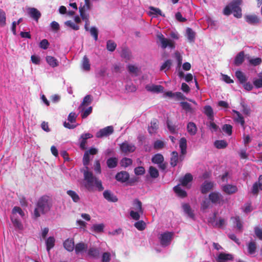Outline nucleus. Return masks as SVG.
Instances as JSON below:
<instances>
[{
  "instance_id": "nucleus-60",
  "label": "nucleus",
  "mask_w": 262,
  "mask_h": 262,
  "mask_svg": "<svg viewBox=\"0 0 262 262\" xmlns=\"http://www.w3.org/2000/svg\"><path fill=\"white\" fill-rule=\"evenodd\" d=\"M253 83L254 86L257 89L262 88V78H259L258 79H254Z\"/></svg>"
},
{
  "instance_id": "nucleus-14",
  "label": "nucleus",
  "mask_w": 262,
  "mask_h": 262,
  "mask_svg": "<svg viewBox=\"0 0 262 262\" xmlns=\"http://www.w3.org/2000/svg\"><path fill=\"white\" fill-rule=\"evenodd\" d=\"M146 90L148 92L156 93H161L163 92L164 88L161 85H147L145 86Z\"/></svg>"
},
{
  "instance_id": "nucleus-19",
  "label": "nucleus",
  "mask_w": 262,
  "mask_h": 262,
  "mask_svg": "<svg viewBox=\"0 0 262 262\" xmlns=\"http://www.w3.org/2000/svg\"><path fill=\"white\" fill-rule=\"evenodd\" d=\"M120 55L126 62L132 58V52L127 48L124 47L122 49Z\"/></svg>"
},
{
  "instance_id": "nucleus-12",
  "label": "nucleus",
  "mask_w": 262,
  "mask_h": 262,
  "mask_svg": "<svg viewBox=\"0 0 262 262\" xmlns=\"http://www.w3.org/2000/svg\"><path fill=\"white\" fill-rule=\"evenodd\" d=\"M129 178V173L125 171H122L121 172H118L116 176L115 179L117 181L124 183L128 180Z\"/></svg>"
},
{
  "instance_id": "nucleus-45",
  "label": "nucleus",
  "mask_w": 262,
  "mask_h": 262,
  "mask_svg": "<svg viewBox=\"0 0 262 262\" xmlns=\"http://www.w3.org/2000/svg\"><path fill=\"white\" fill-rule=\"evenodd\" d=\"M180 105L182 108L185 110L187 113H192L193 109L191 105L187 102H181Z\"/></svg>"
},
{
  "instance_id": "nucleus-50",
  "label": "nucleus",
  "mask_w": 262,
  "mask_h": 262,
  "mask_svg": "<svg viewBox=\"0 0 262 262\" xmlns=\"http://www.w3.org/2000/svg\"><path fill=\"white\" fill-rule=\"evenodd\" d=\"M222 130L226 134H227L229 136H230L232 135V126L230 124H224L222 127Z\"/></svg>"
},
{
  "instance_id": "nucleus-57",
  "label": "nucleus",
  "mask_w": 262,
  "mask_h": 262,
  "mask_svg": "<svg viewBox=\"0 0 262 262\" xmlns=\"http://www.w3.org/2000/svg\"><path fill=\"white\" fill-rule=\"evenodd\" d=\"M82 112V113L81 114V116L82 118H86L89 115L91 114L92 112V107L90 106L88 108L84 110L83 109V111H81Z\"/></svg>"
},
{
  "instance_id": "nucleus-38",
  "label": "nucleus",
  "mask_w": 262,
  "mask_h": 262,
  "mask_svg": "<svg viewBox=\"0 0 262 262\" xmlns=\"http://www.w3.org/2000/svg\"><path fill=\"white\" fill-rule=\"evenodd\" d=\"M118 159L116 158H110L107 160L106 164L108 168H114L117 166Z\"/></svg>"
},
{
  "instance_id": "nucleus-63",
  "label": "nucleus",
  "mask_w": 262,
  "mask_h": 262,
  "mask_svg": "<svg viewBox=\"0 0 262 262\" xmlns=\"http://www.w3.org/2000/svg\"><path fill=\"white\" fill-rule=\"evenodd\" d=\"M249 62L251 64L256 66L260 64L261 62V59L259 57H257L253 59H251L249 60Z\"/></svg>"
},
{
  "instance_id": "nucleus-54",
  "label": "nucleus",
  "mask_w": 262,
  "mask_h": 262,
  "mask_svg": "<svg viewBox=\"0 0 262 262\" xmlns=\"http://www.w3.org/2000/svg\"><path fill=\"white\" fill-rule=\"evenodd\" d=\"M172 65V61L170 59H168L165 61L160 67V70L163 71L165 69L169 70Z\"/></svg>"
},
{
  "instance_id": "nucleus-24",
  "label": "nucleus",
  "mask_w": 262,
  "mask_h": 262,
  "mask_svg": "<svg viewBox=\"0 0 262 262\" xmlns=\"http://www.w3.org/2000/svg\"><path fill=\"white\" fill-rule=\"evenodd\" d=\"M192 180L193 177L192 174L190 173H187L180 180V182L182 186H186Z\"/></svg>"
},
{
  "instance_id": "nucleus-64",
  "label": "nucleus",
  "mask_w": 262,
  "mask_h": 262,
  "mask_svg": "<svg viewBox=\"0 0 262 262\" xmlns=\"http://www.w3.org/2000/svg\"><path fill=\"white\" fill-rule=\"evenodd\" d=\"M254 232L256 237L260 240H262V229L256 227L254 228Z\"/></svg>"
},
{
  "instance_id": "nucleus-47",
  "label": "nucleus",
  "mask_w": 262,
  "mask_h": 262,
  "mask_svg": "<svg viewBox=\"0 0 262 262\" xmlns=\"http://www.w3.org/2000/svg\"><path fill=\"white\" fill-rule=\"evenodd\" d=\"M134 226L139 231H143L146 228L145 223L142 221H138L134 224Z\"/></svg>"
},
{
  "instance_id": "nucleus-8",
  "label": "nucleus",
  "mask_w": 262,
  "mask_h": 262,
  "mask_svg": "<svg viewBox=\"0 0 262 262\" xmlns=\"http://www.w3.org/2000/svg\"><path fill=\"white\" fill-rule=\"evenodd\" d=\"M120 147L121 151L125 154L133 152L136 149V147L134 144H129L127 142L122 143Z\"/></svg>"
},
{
  "instance_id": "nucleus-41",
  "label": "nucleus",
  "mask_w": 262,
  "mask_h": 262,
  "mask_svg": "<svg viewBox=\"0 0 262 262\" xmlns=\"http://www.w3.org/2000/svg\"><path fill=\"white\" fill-rule=\"evenodd\" d=\"M82 69L85 71H89L90 70V61L88 57L85 55L83 57L82 61Z\"/></svg>"
},
{
  "instance_id": "nucleus-62",
  "label": "nucleus",
  "mask_w": 262,
  "mask_h": 262,
  "mask_svg": "<svg viewBox=\"0 0 262 262\" xmlns=\"http://www.w3.org/2000/svg\"><path fill=\"white\" fill-rule=\"evenodd\" d=\"M11 221L13 223V224L15 227L19 229H22L23 225L21 222L18 220L11 217Z\"/></svg>"
},
{
  "instance_id": "nucleus-26",
  "label": "nucleus",
  "mask_w": 262,
  "mask_h": 262,
  "mask_svg": "<svg viewBox=\"0 0 262 262\" xmlns=\"http://www.w3.org/2000/svg\"><path fill=\"white\" fill-rule=\"evenodd\" d=\"M179 146L181 149V154L185 155L187 152V140L185 138H181L179 141Z\"/></svg>"
},
{
  "instance_id": "nucleus-10",
  "label": "nucleus",
  "mask_w": 262,
  "mask_h": 262,
  "mask_svg": "<svg viewBox=\"0 0 262 262\" xmlns=\"http://www.w3.org/2000/svg\"><path fill=\"white\" fill-rule=\"evenodd\" d=\"M214 186V182L205 181L201 186V191L202 193L206 194L213 189Z\"/></svg>"
},
{
  "instance_id": "nucleus-6",
  "label": "nucleus",
  "mask_w": 262,
  "mask_h": 262,
  "mask_svg": "<svg viewBox=\"0 0 262 262\" xmlns=\"http://www.w3.org/2000/svg\"><path fill=\"white\" fill-rule=\"evenodd\" d=\"M114 128L112 126H108L102 129H100L96 134L97 138H101L104 137H107L113 134Z\"/></svg>"
},
{
  "instance_id": "nucleus-44",
  "label": "nucleus",
  "mask_w": 262,
  "mask_h": 262,
  "mask_svg": "<svg viewBox=\"0 0 262 262\" xmlns=\"http://www.w3.org/2000/svg\"><path fill=\"white\" fill-rule=\"evenodd\" d=\"M149 173L150 176L154 179L157 178L159 176L158 169L156 168L151 166H150L149 168Z\"/></svg>"
},
{
  "instance_id": "nucleus-20",
  "label": "nucleus",
  "mask_w": 262,
  "mask_h": 262,
  "mask_svg": "<svg viewBox=\"0 0 262 262\" xmlns=\"http://www.w3.org/2000/svg\"><path fill=\"white\" fill-rule=\"evenodd\" d=\"M92 101V96L90 95H86L84 97L82 103H81V104L80 105V106L78 107V109L80 110V111H83L84 107L90 104L91 103Z\"/></svg>"
},
{
  "instance_id": "nucleus-30",
  "label": "nucleus",
  "mask_w": 262,
  "mask_h": 262,
  "mask_svg": "<svg viewBox=\"0 0 262 262\" xmlns=\"http://www.w3.org/2000/svg\"><path fill=\"white\" fill-rule=\"evenodd\" d=\"M235 76L241 84H244L247 80L245 74L241 71L238 70L235 73Z\"/></svg>"
},
{
  "instance_id": "nucleus-59",
  "label": "nucleus",
  "mask_w": 262,
  "mask_h": 262,
  "mask_svg": "<svg viewBox=\"0 0 262 262\" xmlns=\"http://www.w3.org/2000/svg\"><path fill=\"white\" fill-rule=\"evenodd\" d=\"M65 25L74 30H78L79 29V26L75 24L74 22L71 20H68L65 22Z\"/></svg>"
},
{
  "instance_id": "nucleus-35",
  "label": "nucleus",
  "mask_w": 262,
  "mask_h": 262,
  "mask_svg": "<svg viewBox=\"0 0 262 262\" xmlns=\"http://www.w3.org/2000/svg\"><path fill=\"white\" fill-rule=\"evenodd\" d=\"M172 156L170 158V164L172 167H175L179 161V156L178 152L174 151L171 153Z\"/></svg>"
},
{
  "instance_id": "nucleus-7",
  "label": "nucleus",
  "mask_w": 262,
  "mask_h": 262,
  "mask_svg": "<svg viewBox=\"0 0 262 262\" xmlns=\"http://www.w3.org/2000/svg\"><path fill=\"white\" fill-rule=\"evenodd\" d=\"M223 192L228 195H231L237 192L238 188L236 185L232 184H225L221 186Z\"/></svg>"
},
{
  "instance_id": "nucleus-48",
  "label": "nucleus",
  "mask_w": 262,
  "mask_h": 262,
  "mask_svg": "<svg viewBox=\"0 0 262 262\" xmlns=\"http://www.w3.org/2000/svg\"><path fill=\"white\" fill-rule=\"evenodd\" d=\"M133 161L131 159L128 158H123L120 162V164L122 167H127L132 164Z\"/></svg>"
},
{
  "instance_id": "nucleus-2",
  "label": "nucleus",
  "mask_w": 262,
  "mask_h": 262,
  "mask_svg": "<svg viewBox=\"0 0 262 262\" xmlns=\"http://www.w3.org/2000/svg\"><path fill=\"white\" fill-rule=\"evenodd\" d=\"M242 4V0H233L223 10L224 15L228 16L231 13L233 14L234 17L239 18L242 16V9L241 5Z\"/></svg>"
},
{
  "instance_id": "nucleus-13",
  "label": "nucleus",
  "mask_w": 262,
  "mask_h": 262,
  "mask_svg": "<svg viewBox=\"0 0 262 262\" xmlns=\"http://www.w3.org/2000/svg\"><path fill=\"white\" fill-rule=\"evenodd\" d=\"M259 189L262 190V175H260L258 181L253 184L251 190L252 194H257Z\"/></svg>"
},
{
  "instance_id": "nucleus-39",
  "label": "nucleus",
  "mask_w": 262,
  "mask_h": 262,
  "mask_svg": "<svg viewBox=\"0 0 262 262\" xmlns=\"http://www.w3.org/2000/svg\"><path fill=\"white\" fill-rule=\"evenodd\" d=\"M151 161L155 164H159V163L164 162V157L162 155L160 154H157L153 156Z\"/></svg>"
},
{
  "instance_id": "nucleus-3",
  "label": "nucleus",
  "mask_w": 262,
  "mask_h": 262,
  "mask_svg": "<svg viewBox=\"0 0 262 262\" xmlns=\"http://www.w3.org/2000/svg\"><path fill=\"white\" fill-rule=\"evenodd\" d=\"M208 199L213 204H223L225 203L223 195L218 191L210 192Z\"/></svg>"
},
{
  "instance_id": "nucleus-11",
  "label": "nucleus",
  "mask_w": 262,
  "mask_h": 262,
  "mask_svg": "<svg viewBox=\"0 0 262 262\" xmlns=\"http://www.w3.org/2000/svg\"><path fill=\"white\" fill-rule=\"evenodd\" d=\"M233 258L234 257L231 254L222 252L219 254L216 260L217 262H227L228 261H232Z\"/></svg>"
},
{
  "instance_id": "nucleus-22",
  "label": "nucleus",
  "mask_w": 262,
  "mask_h": 262,
  "mask_svg": "<svg viewBox=\"0 0 262 262\" xmlns=\"http://www.w3.org/2000/svg\"><path fill=\"white\" fill-rule=\"evenodd\" d=\"M87 248V244L83 242L77 243L74 247L75 251L77 254L86 251Z\"/></svg>"
},
{
  "instance_id": "nucleus-16",
  "label": "nucleus",
  "mask_w": 262,
  "mask_h": 262,
  "mask_svg": "<svg viewBox=\"0 0 262 262\" xmlns=\"http://www.w3.org/2000/svg\"><path fill=\"white\" fill-rule=\"evenodd\" d=\"M63 247L68 251L72 252L74 249L75 244L73 238H69L63 243Z\"/></svg>"
},
{
  "instance_id": "nucleus-32",
  "label": "nucleus",
  "mask_w": 262,
  "mask_h": 262,
  "mask_svg": "<svg viewBox=\"0 0 262 262\" xmlns=\"http://www.w3.org/2000/svg\"><path fill=\"white\" fill-rule=\"evenodd\" d=\"M46 59L47 63L53 68L56 67L58 66V61L54 57L47 56Z\"/></svg>"
},
{
  "instance_id": "nucleus-46",
  "label": "nucleus",
  "mask_w": 262,
  "mask_h": 262,
  "mask_svg": "<svg viewBox=\"0 0 262 262\" xmlns=\"http://www.w3.org/2000/svg\"><path fill=\"white\" fill-rule=\"evenodd\" d=\"M149 9H150L149 13L150 15H155L156 16L160 15V16H164V15L162 14V12L159 8H155L154 7L150 6L149 7Z\"/></svg>"
},
{
  "instance_id": "nucleus-55",
  "label": "nucleus",
  "mask_w": 262,
  "mask_h": 262,
  "mask_svg": "<svg viewBox=\"0 0 262 262\" xmlns=\"http://www.w3.org/2000/svg\"><path fill=\"white\" fill-rule=\"evenodd\" d=\"M104 227L103 224H95L93 226L92 229L95 232L99 233L103 231Z\"/></svg>"
},
{
  "instance_id": "nucleus-27",
  "label": "nucleus",
  "mask_w": 262,
  "mask_h": 262,
  "mask_svg": "<svg viewBox=\"0 0 262 262\" xmlns=\"http://www.w3.org/2000/svg\"><path fill=\"white\" fill-rule=\"evenodd\" d=\"M245 19L247 23L252 25L257 24L259 22V19L256 15H246Z\"/></svg>"
},
{
  "instance_id": "nucleus-58",
  "label": "nucleus",
  "mask_w": 262,
  "mask_h": 262,
  "mask_svg": "<svg viewBox=\"0 0 262 262\" xmlns=\"http://www.w3.org/2000/svg\"><path fill=\"white\" fill-rule=\"evenodd\" d=\"M111 254L110 252H104L102 255V262H110L111 260Z\"/></svg>"
},
{
  "instance_id": "nucleus-28",
  "label": "nucleus",
  "mask_w": 262,
  "mask_h": 262,
  "mask_svg": "<svg viewBox=\"0 0 262 262\" xmlns=\"http://www.w3.org/2000/svg\"><path fill=\"white\" fill-rule=\"evenodd\" d=\"M187 130L190 135H195L197 132V127L195 124L192 122H189L187 125Z\"/></svg>"
},
{
  "instance_id": "nucleus-37",
  "label": "nucleus",
  "mask_w": 262,
  "mask_h": 262,
  "mask_svg": "<svg viewBox=\"0 0 262 262\" xmlns=\"http://www.w3.org/2000/svg\"><path fill=\"white\" fill-rule=\"evenodd\" d=\"M55 238L53 236L49 237L46 241L47 250L49 252L50 250L53 248L55 245Z\"/></svg>"
},
{
  "instance_id": "nucleus-31",
  "label": "nucleus",
  "mask_w": 262,
  "mask_h": 262,
  "mask_svg": "<svg viewBox=\"0 0 262 262\" xmlns=\"http://www.w3.org/2000/svg\"><path fill=\"white\" fill-rule=\"evenodd\" d=\"M231 220H232L233 223L236 225V227L239 231V232H242L243 224L241 221L240 217L239 216H236L235 217H231Z\"/></svg>"
},
{
  "instance_id": "nucleus-36",
  "label": "nucleus",
  "mask_w": 262,
  "mask_h": 262,
  "mask_svg": "<svg viewBox=\"0 0 262 262\" xmlns=\"http://www.w3.org/2000/svg\"><path fill=\"white\" fill-rule=\"evenodd\" d=\"M134 209L135 211H138L142 214L143 210L142 206V202L138 199H135L133 202Z\"/></svg>"
},
{
  "instance_id": "nucleus-21",
  "label": "nucleus",
  "mask_w": 262,
  "mask_h": 262,
  "mask_svg": "<svg viewBox=\"0 0 262 262\" xmlns=\"http://www.w3.org/2000/svg\"><path fill=\"white\" fill-rule=\"evenodd\" d=\"M88 254L91 257L98 259L100 257V252L99 249L92 247L89 249Z\"/></svg>"
},
{
  "instance_id": "nucleus-29",
  "label": "nucleus",
  "mask_w": 262,
  "mask_h": 262,
  "mask_svg": "<svg viewBox=\"0 0 262 262\" xmlns=\"http://www.w3.org/2000/svg\"><path fill=\"white\" fill-rule=\"evenodd\" d=\"M150 126L148 127V130L150 134L156 133L158 128V121L156 119H153L150 122Z\"/></svg>"
},
{
  "instance_id": "nucleus-52",
  "label": "nucleus",
  "mask_w": 262,
  "mask_h": 262,
  "mask_svg": "<svg viewBox=\"0 0 262 262\" xmlns=\"http://www.w3.org/2000/svg\"><path fill=\"white\" fill-rule=\"evenodd\" d=\"M129 214L132 219L139 221L140 218L141 212L138 211L131 210Z\"/></svg>"
},
{
  "instance_id": "nucleus-23",
  "label": "nucleus",
  "mask_w": 262,
  "mask_h": 262,
  "mask_svg": "<svg viewBox=\"0 0 262 262\" xmlns=\"http://www.w3.org/2000/svg\"><path fill=\"white\" fill-rule=\"evenodd\" d=\"M245 53L244 51L239 52L235 57L234 63L236 66L241 65L244 61Z\"/></svg>"
},
{
  "instance_id": "nucleus-1",
  "label": "nucleus",
  "mask_w": 262,
  "mask_h": 262,
  "mask_svg": "<svg viewBox=\"0 0 262 262\" xmlns=\"http://www.w3.org/2000/svg\"><path fill=\"white\" fill-rule=\"evenodd\" d=\"M52 207L51 198L46 195L39 198L37 201L36 207L34 210L33 215L35 219L40 216L41 214H45L50 211Z\"/></svg>"
},
{
  "instance_id": "nucleus-40",
  "label": "nucleus",
  "mask_w": 262,
  "mask_h": 262,
  "mask_svg": "<svg viewBox=\"0 0 262 262\" xmlns=\"http://www.w3.org/2000/svg\"><path fill=\"white\" fill-rule=\"evenodd\" d=\"M67 193L72 198L74 202L77 203L80 201V198L75 191L69 190L67 191Z\"/></svg>"
},
{
  "instance_id": "nucleus-5",
  "label": "nucleus",
  "mask_w": 262,
  "mask_h": 262,
  "mask_svg": "<svg viewBox=\"0 0 262 262\" xmlns=\"http://www.w3.org/2000/svg\"><path fill=\"white\" fill-rule=\"evenodd\" d=\"M173 235V232H166L161 235L160 243L163 246H166L170 244L172 236Z\"/></svg>"
},
{
  "instance_id": "nucleus-61",
  "label": "nucleus",
  "mask_w": 262,
  "mask_h": 262,
  "mask_svg": "<svg viewBox=\"0 0 262 262\" xmlns=\"http://www.w3.org/2000/svg\"><path fill=\"white\" fill-rule=\"evenodd\" d=\"M135 173L136 175H143L145 173V170L143 166H139L135 168Z\"/></svg>"
},
{
  "instance_id": "nucleus-17",
  "label": "nucleus",
  "mask_w": 262,
  "mask_h": 262,
  "mask_svg": "<svg viewBox=\"0 0 262 262\" xmlns=\"http://www.w3.org/2000/svg\"><path fill=\"white\" fill-rule=\"evenodd\" d=\"M103 196L108 202H116L118 199L116 195L112 193L111 191L106 190L103 193Z\"/></svg>"
},
{
  "instance_id": "nucleus-53",
  "label": "nucleus",
  "mask_w": 262,
  "mask_h": 262,
  "mask_svg": "<svg viewBox=\"0 0 262 262\" xmlns=\"http://www.w3.org/2000/svg\"><path fill=\"white\" fill-rule=\"evenodd\" d=\"M116 47V43L112 40H109L107 41L106 48L108 51L111 52L114 51L115 50Z\"/></svg>"
},
{
  "instance_id": "nucleus-33",
  "label": "nucleus",
  "mask_w": 262,
  "mask_h": 262,
  "mask_svg": "<svg viewBox=\"0 0 262 262\" xmlns=\"http://www.w3.org/2000/svg\"><path fill=\"white\" fill-rule=\"evenodd\" d=\"M173 190L181 198H185L187 196L186 192L181 188L180 185L174 186Z\"/></svg>"
},
{
  "instance_id": "nucleus-56",
  "label": "nucleus",
  "mask_w": 262,
  "mask_h": 262,
  "mask_svg": "<svg viewBox=\"0 0 262 262\" xmlns=\"http://www.w3.org/2000/svg\"><path fill=\"white\" fill-rule=\"evenodd\" d=\"M210 203L211 201L208 199H205L203 202L201 203V208L202 210H205L208 208L210 206Z\"/></svg>"
},
{
  "instance_id": "nucleus-9",
  "label": "nucleus",
  "mask_w": 262,
  "mask_h": 262,
  "mask_svg": "<svg viewBox=\"0 0 262 262\" xmlns=\"http://www.w3.org/2000/svg\"><path fill=\"white\" fill-rule=\"evenodd\" d=\"M158 38L159 39L161 43L162 48L163 49L166 48L167 47H169L171 48H174V46L172 42L167 38H165L163 34H160L158 35Z\"/></svg>"
},
{
  "instance_id": "nucleus-4",
  "label": "nucleus",
  "mask_w": 262,
  "mask_h": 262,
  "mask_svg": "<svg viewBox=\"0 0 262 262\" xmlns=\"http://www.w3.org/2000/svg\"><path fill=\"white\" fill-rule=\"evenodd\" d=\"M83 174L84 180L86 181L85 187L89 190H91L93 186L94 183H95V180H97V178L93 176L92 172L88 170L84 171Z\"/></svg>"
},
{
  "instance_id": "nucleus-15",
  "label": "nucleus",
  "mask_w": 262,
  "mask_h": 262,
  "mask_svg": "<svg viewBox=\"0 0 262 262\" xmlns=\"http://www.w3.org/2000/svg\"><path fill=\"white\" fill-rule=\"evenodd\" d=\"M28 13L31 17L37 21L41 16L40 12L35 8H28Z\"/></svg>"
},
{
  "instance_id": "nucleus-43",
  "label": "nucleus",
  "mask_w": 262,
  "mask_h": 262,
  "mask_svg": "<svg viewBox=\"0 0 262 262\" xmlns=\"http://www.w3.org/2000/svg\"><path fill=\"white\" fill-rule=\"evenodd\" d=\"M183 208L184 212L188 214V215L193 218L194 217V214L192 211V209L190 205L188 204H185L183 205Z\"/></svg>"
},
{
  "instance_id": "nucleus-49",
  "label": "nucleus",
  "mask_w": 262,
  "mask_h": 262,
  "mask_svg": "<svg viewBox=\"0 0 262 262\" xmlns=\"http://www.w3.org/2000/svg\"><path fill=\"white\" fill-rule=\"evenodd\" d=\"M85 25L84 28L86 31H90V33H97V29L96 27H93L90 28V21L89 20H84Z\"/></svg>"
},
{
  "instance_id": "nucleus-18",
  "label": "nucleus",
  "mask_w": 262,
  "mask_h": 262,
  "mask_svg": "<svg viewBox=\"0 0 262 262\" xmlns=\"http://www.w3.org/2000/svg\"><path fill=\"white\" fill-rule=\"evenodd\" d=\"M232 112L236 114V116L234 118V121L237 123H240L241 126L245 129V122L243 116L239 112L236 110H233Z\"/></svg>"
},
{
  "instance_id": "nucleus-34",
  "label": "nucleus",
  "mask_w": 262,
  "mask_h": 262,
  "mask_svg": "<svg viewBox=\"0 0 262 262\" xmlns=\"http://www.w3.org/2000/svg\"><path fill=\"white\" fill-rule=\"evenodd\" d=\"M256 243L251 241L247 245L248 252L249 254L252 255L254 254L256 250Z\"/></svg>"
},
{
  "instance_id": "nucleus-51",
  "label": "nucleus",
  "mask_w": 262,
  "mask_h": 262,
  "mask_svg": "<svg viewBox=\"0 0 262 262\" xmlns=\"http://www.w3.org/2000/svg\"><path fill=\"white\" fill-rule=\"evenodd\" d=\"M79 9L80 15L82 19L83 20H89V15L85 12L86 10L84 9V7H80Z\"/></svg>"
},
{
  "instance_id": "nucleus-25",
  "label": "nucleus",
  "mask_w": 262,
  "mask_h": 262,
  "mask_svg": "<svg viewBox=\"0 0 262 262\" xmlns=\"http://www.w3.org/2000/svg\"><path fill=\"white\" fill-rule=\"evenodd\" d=\"M204 113L207 116L208 118L211 120L213 121L214 120V115H213V109L210 105H206L204 107Z\"/></svg>"
},
{
  "instance_id": "nucleus-42",
  "label": "nucleus",
  "mask_w": 262,
  "mask_h": 262,
  "mask_svg": "<svg viewBox=\"0 0 262 262\" xmlns=\"http://www.w3.org/2000/svg\"><path fill=\"white\" fill-rule=\"evenodd\" d=\"M214 146L217 149H223L226 148L228 144L225 140H216L214 142Z\"/></svg>"
}]
</instances>
